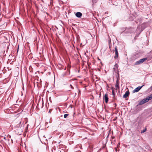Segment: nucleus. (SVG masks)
Masks as SVG:
<instances>
[{"mask_svg":"<svg viewBox=\"0 0 152 152\" xmlns=\"http://www.w3.org/2000/svg\"><path fill=\"white\" fill-rule=\"evenodd\" d=\"M118 66L117 64H116L115 65H114V67L113 68V69H118Z\"/></svg>","mask_w":152,"mask_h":152,"instance_id":"10","label":"nucleus"},{"mask_svg":"<svg viewBox=\"0 0 152 152\" xmlns=\"http://www.w3.org/2000/svg\"><path fill=\"white\" fill-rule=\"evenodd\" d=\"M58 67L60 69H63V67H64V66H62V65L61 64H59L58 65Z\"/></svg>","mask_w":152,"mask_h":152,"instance_id":"11","label":"nucleus"},{"mask_svg":"<svg viewBox=\"0 0 152 152\" xmlns=\"http://www.w3.org/2000/svg\"><path fill=\"white\" fill-rule=\"evenodd\" d=\"M64 70L65 71L63 72L62 74V76L64 77L66 76L69 75L70 74L69 71H68V69L66 70V67H65Z\"/></svg>","mask_w":152,"mask_h":152,"instance_id":"3","label":"nucleus"},{"mask_svg":"<svg viewBox=\"0 0 152 152\" xmlns=\"http://www.w3.org/2000/svg\"><path fill=\"white\" fill-rule=\"evenodd\" d=\"M144 86V85H143L141 86H139L137 87L133 91V92L134 93L138 92V91H139V90L142 88V87Z\"/></svg>","mask_w":152,"mask_h":152,"instance_id":"5","label":"nucleus"},{"mask_svg":"<svg viewBox=\"0 0 152 152\" xmlns=\"http://www.w3.org/2000/svg\"><path fill=\"white\" fill-rule=\"evenodd\" d=\"M149 100L148 97H147L145 99H143L142 101H141L139 103V105H142V104L146 102H148Z\"/></svg>","mask_w":152,"mask_h":152,"instance_id":"2","label":"nucleus"},{"mask_svg":"<svg viewBox=\"0 0 152 152\" xmlns=\"http://www.w3.org/2000/svg\"><path fill=\"white\" fill-rule=\"evenodd\" d=\"M6 137H4V139L5 140H6Z\"/></svg>","mask_w":152,"mask_h":152,"instance_id":"20","label":"nucleus"},{"mask_svg":"<svg viewBox=\"0 0 152 152\" xmlns=\"http://www.w3.org/2000/svg\"><path fill=\"white\" fill-rule=\"evenodd\" d=\"M19 49V46H18V50H17V52H18Z\"/></svg>","mask_w":152,"mask_h":152,"instance_id":"19","label":"nucleus"},{"mask_svg":"<svg viewBox=\"0 0 152 152\" xmlns=\"http://www.w3.org/2000/svg\"><path fill=\"white\" fill-rule=\"evenodd\" d=\"M151 90H152V86H151Z\"/></svg>","mask_w":152,"mask_h":152,"instance_id":"21","label":"nucleus"},{"mask_svg":"<svg viewBox=\"0 0 152 152\" xmlns=\"http://www.w3.org/2000/svg\"><path fill=\"white\" fill-rule=\"evenodd\" d=\"M146 130V128H145V129H144L141 132V133H142L145 132Z\"/></svg>","mask_w":152,"mask_h":152,"instance_id":"13","label":"nucleus"},{"mask_svg":"<svg viewBox=\"0 0 152 152\" xmlns=\"http://www.w3.org/2000/svg\"><path fill=\"white\" fill-rule=\"evenodd\" d=\"M98 0H92V2L93 3H96Z\"/></svg>","mask_w":152,"mask_h":152,"instance_id":"16","label":"nucleus"},{"mask_svg":"<svg viewBox=\"0 0 152 152\" xmlns=\"http://www.w3.org/2000/svg\"><path fill=\"white\" fill-rule=\"evenodd\" d=\"M112 94L113 95V97L115 96L114 90H112Z\"/></svg>","mask_w":152,"mask_h":152,"instance_id":"14","label":"nucleus"},{"mask_svg":"<svg viewBox=\"0 0 152 152\" xmlns=\"http://www.w3.org/2000/svg\"><path fill=\"white\" fill-rule=\"evenodd\" d=\"M19 49V46H18V50H17V52H18Z\"/></svg>","mask_w":152,"mask_h":152,"instance_id":"18","label":"nucleus"},{"mask_svg":"<svg viewBox=\"0 0 152 152\" xmlns=\"http://www.w3.org/2000/svg\"><path fill=\"white\" fill-rule=\"evenodd\" d=\"M119 80L118 79L116 81V84L115 85V87L116 89H119Z\"/></svg>","mask_w":152,"mask_h":152,"instance_id":"6","label":"nucleus"},{"mask_svg":"<svg viewBox=\"0 0 152 152\" xmlns=\"http://www.w3.org/2000/svg\"><path fill=\"white\" fill-rule=\"evenodd\" d=\"M115 55L114 56V58L115 59L118 58V51L117 47L116 46L115 48Z\"/></svg>","mask_w":152,"mask_h":152,"instance_id":"4","label":"nucleus"},{"mask_svg":"<svg viewBox=\"0 0 152 152\" xmlns=\"http://www.w3.org/2000/svg\"><path fill=\"white\" fill-rule=\"evenodd\" d=\"M103 99L105 100V102L106 103H107L108 101V94H105L104 97H103Z\"/></svg>","mask_w":152,"mask_h":152,"instance_id":"7","label":"nucleus"},{"mask_svg":"<svg viewBox=\"0 0 152 152\" xmlns=\"http://www.w3.org/2000/svg\"><path fill=\"white\" fill-rule=\"evenodd\" d=\"M70 86H71V88L72 89H74V88H73V87L71 85H70Z\"/></svg>","mask_w":152,"mask_h":152,"instance_id":"17","label":"nucleus"},{"mask_svg":"<svg viewBox=\"0 0 152 152\" xmlns=\"http://www.w3.org/2000/svg\"><path fill=\"white\" fill-rule=\"evenodd\" d=\"M82 13L80 12H78L76 13L75 15L78 18H80L82 16Z\"/></svg>","mask_w":152,"mask_h":152,"instance_id":"9","label":"nucleus"},{"mask_svg":"<svg viewBox=\"0 0 152 152\" xmlns=\"http://www.w3.org/2000/svg\"><path fill=\"white\" fill-rule=\"evenodd\" d=\"M129 94V91H127L124 94L123 96V97L124 98H126L127 97Z\"/></svg>","mask_w":152,"mask_h":152,"instance_id":"8","label":"nucleus"},{"mask_svg":"<svg viewBox=\"0 0 152 152\" xmlns=\"http://www.w3.org/2000/svg\"><path fill=\"white\" fill-rule=\"evenodd\" d=\"M69 114H65L64 115V117L65 118H66L67 116Z\"/></svg>","mask_w":152,"mask_h":152,"instance_id":"15","label":"nucleus"},{"mask_svg":"<svg viewBox=\"0 0 152 152\" xmlns=\"http://www.w3.org/2000/svg\"><path fill=\"white\" fill-rule=\"evenodd\" d=\"M146 58H145L140 60L139 61H136L135 63V65H139L142 64L147 60Z\"/></svg>","mask_w":152,"mask_h":152,"instance_id":"1","label":"nucleus"},{"mask_svg":"<svg viewBox=\"0 0 152 152\" xmlns=\"http://www.w3.org/2000/svg\"><path fill=\"white\" fill-rule=\"evenodd\" d=\"M149 100L152 99V94L148 96Z\"/></svg>","mask_w":152,"mask_h":152,"instance_id":"12","label":"nucleus"}]
</instances>
